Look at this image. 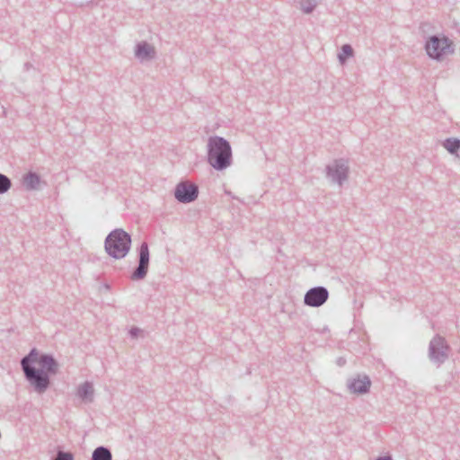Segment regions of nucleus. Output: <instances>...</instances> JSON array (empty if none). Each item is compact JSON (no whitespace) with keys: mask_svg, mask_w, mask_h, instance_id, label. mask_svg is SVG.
<instances>
[{"mask_svg":"<svg viewBox=\"0 0 460 460\" xmlns=\"http://www.w3.org/2000/svg\"><path fill=\"white\" fill-rule=\"evenodd\" d=\"M91 460H112L111 451L107 447L99 446L93 450Z\"/></svg>","mask_w":460,"mask_h":460,"instance_id":"obj_13","label":"nucleus"},{"mask_svg":"<svg viewBox=\"0 0 460 460\" xmlns=\"http://www.w3.org/2000/svg\"><path fill=\"white\" fill-rule=\"evenodd\" d=\"M199 186L190 181H181L174 188V198L182 204L195 201L199 197Z\"/></svg>","mask_w":460,"mask_h":460,"instance_id":"obj_6","label":"nucleus"},{"mask_svg":"<svg viewBox=\"0 0 460 460\" xmlns=\"http://www.w3.org/2000/svg\"><path fill=\"white\" fill-rule=\"evenodd\" d=\"M131 235L122 228H115L111 231L104 240L106 253L115 259L125 258L131 247Z\"/></svg>","mask_w":460,"mask_h":460,"instance_id":"obj_3","label":"nucleus"},{"mask_svg":"<svg viewBox=\"0 0 460 460\" xmlns=\"http://www.w3.org/2000/svg\"><path fill=\"white\" fill-rule=\"evenodd\" d=\"M41 177L36 172L30 171L22 175V184L28 191L36 190L40 188Z\"/></svg>","mask_w":460,"mask_h":460,"instance_id":"obj_10","label":"nucleus"},{"mask_svg":"<svg viewBox=\"0 0 460 460\" xmlns=\"http://www.w3.org/2000/svg\"><path fill=\"white\" fill-rule=\"evenodd\" d=\"M345 363H346V360H345V358H339L337 359V364H338L339 366H341V367L344 366V365H345Z\"/></svg>","mask_w":460,"mask_h":460,"instance_id":"obj_23","label":"nucleus"},{"mask_svg":"<svg viewBox=\"0 0 460 460\" xmlns=\"http://www.w3.org/2000/svg\"><path fill=\"white\" fill-rule=\"evenodd\" d=\"M76 395L85 403L93 402L94 388L92 382L85 381L79 385L76 390Z\"/></svg>","mask_w":460,"mask_h":460,"instance_id":"obj_11","label":"nucleus"},{"mask_svg":"<svg viewBox=\"0 0 460 460\" xmlns=\"http://www.w3.org/2000/svg\"><path fill=\"white\" fill-rule=\"evenodd\" d=\"M140 332H142V330L136 326L132 327L128 331V334L130 335L131 338H137Z\"/></svg>","mask_w":460,"mask_h":460,"instance_id":"obj_21","label":"nucleus"},{"mask_svg":"<svg viewBox=\"0 0 460 460\" xmlns=\"http://www.w3.org/2000/svg\"><path fill=\"white\" fill-rule=\"evenodd\" d=\"M155 57V48L146 42V60L152 59Z\"/></svg>","mask_w":460,"mask_h":460,"instance_id":"obj_20","label":"nucleus"},{"mask_svg":"<svg viewBox=\"0 0 460 460\" xmlns=\"http://www.w3.org/2000/svg\"><path fill=\"white\" fill-rule=\"evenodd\" d=\"M316 6V3L314 0H303L301 3V9L305 13H311Z\"/></svg>","mask_w":460,"mask_h":460,"instance_id":"obj_17","label":"nucleus"},{"mask_svg":"<svg viewBox=\"0 0 460 460\" xmlns=\"http://www.w3.org/2000/svg\"><path fill=\"white\" fill-rule=\"evenodd\" d=\"M327 178L332 182L342 186L349 175V164L344 159H336L325 168Z\"/></svg>","mask_w":460,"mask_h":460,"instance_id":"obj_7","label":"nucleus"},{"mask_svg":"<svg viewBox=\"0 0 460 460\" xmlns=\"http://www.w3.org/2000/svg\"><path fill=\"white\" fill-rule=\"evenodd\" d=\"M52 460H74V455L71 452H66L58 447L56 457Z\"/></svg>","mask_w":460,"mask_h":460,"instance_id":"obj_18","label":"nucleus"},{"mask_svg":"<svg viewBox=\"0 0 460 460\" xmlns=\"http://www.w3.org/2000/svg\"><path fill=\"white\" fill-rule=\"evenodd\" d=\"M138 264L131 274V279L138 280L144 279V241L137 247Z\"/></svg>","mask_w":460,"mask_h":460,"instance_id":"obj_12","label":"nucleus"},{"mask_svg":"<svg viewBox=\"0 0 460 460\" xmlns=\"http://www.w3.org/2000/svg\"><path fill=\"white\" fill-rule=\"evenodd\" d=\"M455 155H456L458 158H460V146H459V148L457 150V153Z\"/></svg>","mask_w":460,"mask_h":460,"instance_id":"obj_26","label":"nucleus"},{"mask_svg":"<svg viewBox=\"0 0 460 460\" xmlns=\"http://www.w3.org/2000/svg\"><path fill=\"white\" fill-rule=\"evenodd\" d=\"M449 351L450 346L444 337L437 334L429 341L428 356L437 367H440L447 360Z\"/></svg>","mask_w":460,"mask_h":460,"instance_id":"obj_5","label":"nucleus"},{"mask_svg":"<svg viewBox=\"0 0 460 460\" xmlns=\"http://www.w3.org/2000/svg\"><path fill=\"white\" fill-rule=\"evenodd\" d=\"M376 460H393L390 456H378Z\"/></svg>","mask_w":460,"mask_h":460,"instance_id":"obj_24","label":"nucleus"},{"mask_svg":"<svg viewBox=\"0 0 460 460\" xmlns=\"http://www.w3.org/2000/svg\"><path fill=\"white\" fill-rule=\"evenodd\" d=\"M341 51L338 55V58L341 64H344L347 58L353 57L354 50L349 44H344L341 47Z\"/></svg>","mask_w":460,"mask_h":460,"instance_id":"obj_15","label":"nucleus"},{"mask_svg":"<svg viewBox=\"0 0 460 460\" xmlns=\"http://www.w3.org/2000/svg\"><path fill=\"white\" fill-rule=\"evenodd\" d=\"M425 49L428 56L435 60H440L445 55L454 52L450 40L439 35L430 36L425 44Z\"/></svg>","mask_w":460,"mask_h":460,"instance_id":"obj_4","label":"nucleus"},{"mask_svg":"<svg viewBox=\"0 0 460 460\" xmlns=\"http://www.w3.org/2000/svg\"><path fill=\"white\" fill-rule=\"evenodd\" d=\"M208 162L217 171L226 169L232 164V148L224 137L214 136L208 142Z\"/></svg>","mask_w":460,"mask_h":460,"instance_id":"obj_2","label":"nucleus"},{"mask_svg":"<svg viewBox=\"0 0 460 460\" xmlns=\"http://www.w3.org/2000/svg\"><path fill=\"white\" fill-rule=\"evenodd\" d=\"M105 288H110V286L109 285H105Z\"/></svg>","mask_w":460,"mask_h":460,"instance_id":"obj_27","label":"nucleus"},{"mask_svg":"<svg viewBox=\"0 0 460 460\" xmlns=\"http://www.w3.org/2000/svg\"><path fill=\"white\" fill-rule=\"evenodd\" d=\"M148 261H149V252H148L147 245L146 244V272L147 271Z\"/></svg>","mask_w":460,"mask_h":460,"instance_id":"obj_22","label":"nucleus"},{"mask_svg":"<svg viewBox=\"0 0 460 460\" xmlns=\"http://www.w3.org/2000/svg\"><path fill=\"white\" fill-rule=\"evenodd\" d=\"M31 66V65L29 62H27V63H25V64H24V67H25V69H26V70H29V68H30Z\"/></svg>","mask_w":460,"mask_h":460,"instance_id":"obj_25","label":"nucleus"},{"mask_svg":"<svg viewBox=\"0 0 460 460\" xmlns=\"http://www.w3.org/2000/svg\"><path fill=\"white\" fill-rule=\"evenodd\" d=\"M442 146L448 153L456 155L460 146V139L448 137L443 141Z\"/></svg>","mask_w":460,"mask_h":460,"instance_id":"obj_14","label":"nucleus"},{"mask_svg":"<svg viewBox=\"0 0 460 460\" xmlns=\"http://www.w3.org/2000/svg\"><path fill=\"white\" fill-rule=\"evenodd\" d=\"M371 381L367 376H358L349 381L348 388L353 394H364L369 391Z\"/></svg>","mask_w":460,"mask_h":460,"instance_id":"obj_9","label":"nucleus"},{"mask_svg":"<svg viewBox=\"0 0 460 460\" xmlns=\"http://www.w3.org/2000/svg\"><path fill=\"white\" fill-rule=\"evenodd\" d=\"M12 187L11 179L4 173H0V195L6 193Z\"/></svg>","mask_w":460,"mask_h":460,"instance_id":"obj_16","label":"nucleus"},{"mask_svg":"<svg viewBox=\"0 0 460 460\" xmlns=\"http://www.w3.org/2000/svg\"><path fill=\"white\" fill-rule=\"evenodd\" d=\"M20 363L25 379L39 394H43L49 389L50 376L56 375L59 367L53 355L40 354L36 348H32Z\"/></svg>","mask_w":460,"mask_h":460,"instance_id":"obj_1","label":"nucleus"},{"mask_svg":"<svg viewBox=\"0 0 460 460\" xmlns=\"http://www.w3.org/2000/svg\"><path fill=\"white\" fill-rule=\"evenodd\" d=\"M135 55L141 62L144 60V41L136 45Z\"/></svg>","mask_w":460,"mask_h":460,"instance_id":"obj_19","label":"nucleus"},{"mask_svg":"<svg viewBox=\"0 0 460 460\" xmlns=\"http://www.w3.org/2000/svg\"><path fill=\"white\" fill-rule=\"evenodd\" d=\"M329 298V291L326 288L318 286L306 291L304 296L305 305L311 307H319L323 305Z\"/></svg>","mask_w":460,"mask_h":460,"instance_id":"obj_8","label":"nucleus"}]
</instances>
